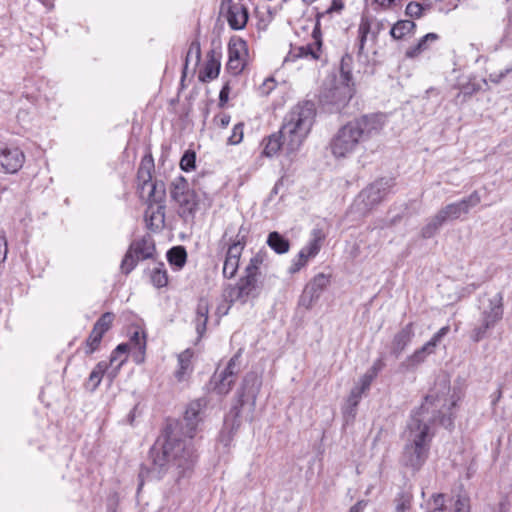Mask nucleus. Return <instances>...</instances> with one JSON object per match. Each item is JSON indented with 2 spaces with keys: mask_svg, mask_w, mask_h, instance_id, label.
<instances>
[{
  "mask_svg": "<svg viewBox=\"0 0 512 512\" xmlns=\"http://www.w3.org/2000/svg\"><path fill=\"white\" fill-rule=\"evenodd\" d=\"M369 31H370L369 22L367 20H362L359 25V28H358L359 35H363V37H367V35L369 34Z\"/></svg>",
  "mask_w": 512,
  "mask_h": 512,
  "instance_id": "338daca9",
  "label": "nucleus"
},
{
  "mask_svg": "<svg viewBox=\"0 0 512 512\" xmlns=\"http://www.w3.org/2000/svg\"><path fill=\"white\" fill-rule=\"evenodd\" d=\"M350 81V73L342 71L341 81L322 93L320 102L328 111L339 112L348 104L353 95Z\"/></svg>",
  "mask_w": 512,
  "mask_h": 512,
  "instance_id": "9d476101",
  "label": "nucleus"
},
{
  "mask_svg": "<svg viewBox=\"0 0 512 512\" xmlns=\"http://www.w3.org/2000/svg\"><path fill=\"white\" fill-rule=\"evenodd\" d=\"M200 56H201V48H200L199 41H197V40L192 41L190 44L189 50L187 52V55H186L185 66L187 67L189 62H191L193 60H194L195 64H198V62L200 61Z\"/></svg>",
  "mask_w": 512,
  "mask_h": 512,
  "instance_id": "de8ad7c7",
  "label": "nucleus"
},
{
  "mask_svg": "<svg viewBox=\"0 0 512 512\" xmlns=\"http://www.w3.org/2000/svg\"><path fill=\"white\" fill-rule=\"evenodd\" d=\"M481 197L477 191L472 192L468 197L458 202L450 203L438 211L440 218L446 223L450 220H456L463 214H467L470 209L477 206Z\"/></svg>",
  "mask_w": 512,
  "mask_h": 512,
  "instance_id": "4468645a",
  "label": "nucleus"
},
{
  "mask_svg": "<svg viewBox=\"0 0 512 512\" xmlns=\"http://www.w3.org/2000/svg\"><path fill=\"white\" fill-rule=\"evenodd\" d=\"M438 39V35L436 33H428L425 36H423L419 42L415 45L410 47L406 51V57L408 58H415L418 55H420L422 52L426 51L429 48V44L432 42H435Z\"/></svg>",
  "mask_w": 512,
  "mask_h": 512,
  "instance_id": "473e14b6",
  "label": "nucleus"
},
{
  "mask_svg": "<svg viewBox=\"0 0 512 512\" xmlns=\"http://www.w3.org/2000/svg\"><path fill=\"white\" fill-rule=\"evenodd\" d=\"M280 149L284 150V139L280 132L270 135L265 144L264 154L271 157L276 155Z\"/></svg>",
  "mask_w": 512,
  "mask_h": 512,
  "instance_id": "f704fd0d",
  "label": "nucleus"
},
{
  "mask_svg": "<svg viewBox=\"0 0 512 512\" xmlns=\"http://www.w3.org/2000/svg\"><path fill=\"white\" fill-rule=\"evenodd\" d=\"M193 351L186 349L178 355V369L175 372V377L179 382L186 380L191 374Z\"/></svg>",
  "mask_w": 512,
  "mask_h": 512,
  "instance_id": "393cba45",
  "label": "nucleus"
},
{
  "mask_svg": "<svg viewBox=\"0 0 512 512\" xmlns=\"http://www.w3.org/2000/svg\"><path fill=\"white\" fill-rule=\"evenodd\" d=\"M315 111L312 101H303L285 116L279 132L284 139V151L287 154L296 152L303 144L313 125Z\"/></svg>",
  "mask_w": 512,
  "mask_h": 512,
  "instance_id": "423d86ee",
  "label": "nucleus"
},
{
  "mask_svg": "<svg viewBox=\"0 0 512 512\" xmlns=\"http://www.w3.org/2000/svg\"><path fill=\"white\" fill-rule=\"evenodd\" d=\"M370 186L364 189L359 194V199L365 204L367 208L373 207L374 205L380 203L382 199L384 198L383 195L378 192L374 191L373 193H370Z\"/></svg>",
  "mask_w": 512,
  "mask_h": 512,
  "instance_id": "a19ab883",
  "label": "nucleus"
},
{
  "mask_svg": "<svg viewBox=\"0 0 512 512\" xmlns=\"http://www.w3.org/2000/svg\"><path fill=\"white\" fill-rule=\"evenodd\" d=\"M154 252L155 245L150 236L132 242L121 262L122 272L129 274L135 268L139 260L152 258Z\"/></svg>",
  "mask_w": 512,
  "mask_h": 512,
  "instance_id": "f8f14e48",
  "label": "nucleus"
},
{
  "mask_svg": "<svg viewBox=\"0 0 512 512\" xmlns=\"http://www.w3.org/2000/svg\"><path fill=\"white\" fill-rule=\"evenodd\" d=\"M444 494H433L426 504V512H444Z\"/></svg>",
  "mask_w": 512,
  "mask_h": 512,
  "instance_id": "c03bdc74",
  "label": "nucleus"
},
{
  "mask_svg": "<svg viewBox=\"0 0 512 512\" xmlns=\"http://www.w3.org/2000/svg\"><path fill=\"white\" fill-rule=\"evenodd\" d=\"M422 11H423V7L420 3L418 2H410L407 6H406V10H405V13L410 16V17H413V18H419L422 16Z\"/></svg>",
  "mask_w": 512,
  "mask_h": 512,
  "instance_id": "6e6d98bb",
  "label": "nucleus"
},
{
  "mask_svg": "<svg viewBox=\"0 0 512 512\" xmlns=\"http://www.w3.org/2000/svg\"><path fill=\"white\" fill-rule=\"evenodd\" d=\"M450 331L449 326H444L436 332L433 337L426 342V344L434 351L436 346L441 342V340L448 334Z\"/></svg>",
  "mask_w": 512,
  "mask_h": 512,
  "instance_id": "3c124183",
  "label": "nucleus"
},
{
  "mask_svg": "<svg viewBox=\"0 0 512 512\" xmlns=\"http://www.w3.org/2000/svg\"><path fill=\"white\" fill-rule=\"evenodd\" d=\"M315 111L312 101H303L285 116L279 132L284 139V151L287 154L296 152L303 144L313 125Z\"/></svg>",
  "mask_w": 512,
  "mask_h": 512,
  "instance_id": "39448f33",
  "label": "nucleus"
},
{
  "mask_svg": "<svg viewBox=\"0 0 512 512\" xmlns=\"http://www.w3.org/2000/svg\"><path fill=\"white\" fill-rule=\"evenodd\" d=\"M512 71V66H509L503 70H501L498 74L497 73H491L489 75V78L492 82L498 83L500 82L508 73Z\"/></svg>",
  "mask_w": 512,
  "mask_h": 512,
  "instance_id": "0e129e2a",
  "label": "nucleus"
},
{
  "mask_svg": "<svg viewBox=\"0 0 512 512\" xmlns=\"http://www.w3.org/2000/svg\"><path fill=\"white\" fill-rule=\"evenodd\" d=\"M113 320L114 315L110 312H106L97 320L93 328L104 334L110 329Z\"/></svg>",
  "mask_w": 512,
  "mask_h": 512,
  "instance_id": "49530a36",
  "label": "nucleus"
},
{
  "mask_svg": "<svg viewBox=\"0 0 512 512\" xmlns=\"http://www.w3.org/2000/svg\"><path fill=\"white\" fill-rule=\"evenodd\" d=\"M196 154L194 151H186L180 160V167L183 171L189 172L195 168Z\"/></svg>",
  "mask_w": 512,
  "mask_h": 512,
  "instance_id": "8fccbe9b",
  "label": "nucleus"
},
{
  "mask_svg": "<svg viewBox=\"0 0 512 512\" xmlns=\"http://www.w3.org/2000/svg\"><path fill=\"white\" fill-rule=\"evenodd\" d=\"M382 9H388L395 2V0H373Z\"/></svg>",
  "mask_w": 512,
  "mask_h": 512,
  "instance_id": "774afa93",
  "label": "nucleus"
},
{
  "mask_svg": "<svg viewBox=\"0 0 512 512\" xmlns=\"http://www.w3.org/2000/svg\"><path fill=\"white\" fill-rule=\"evenodd\" d=\"M238 372L239 357L234 356L229 360L226 368L223 371L214 375L213 382L216 392L221 395L227 394L231 390Z\"/></svg>",
  "mask_w": 512,
  "mask_h": 512,
  "instance_id": "f3484780",
  "label": "nucleus"
},
{
  "mask_svg": "<svg viewBox=\"0 0 512 512\" xmlns=\"http://www.w3.org/2000/svg\"><path fill=\"white\" fill-rule=\"evenodd\" d=\"M311 43L302 46L292 47L286 56L284 62H294L298 59H303L308 62H321L325 63L326 58L323 52L320 23L317 21L312 32Z\"/></svg>",
  "mask_w": 512,
  "mask_h": 512,
  "instance_id": "9b49d317",
  "label": "nucleus"
},
{
  "mask_svg": "<svg viewBox=\"0 0 512 512\" xmlns=\"http://www.w3.org/2000/svg\"><path fill=\"white\" fill-rule=\"evenodd\" d=\"M261 387V379L256 373H248L242 383L239 394V405L242 408L248 404L250 408L255 406L256 398Z\"/></svg>",
  "mask_w": 512,
  "mask_h": 512,
  "instance_id": "aec40b11",
  "label": "nucleus"
},
{
  "mask_svg": "<svg viewBox=\"0 0 512 512\" xmlns=\"http://www.w3.org/2000/svg\"><path fill=\"white\" fill-rule=\"evenodd\" d=\"M170 193L172 199L180 206L183 216L193 215L197 208L196 195L190 189L185 178L179 176L174 179L171 183Z\"/></svg>",
  "mask_w": 512,
  "mask_h": 512,
  "instance_id": "ddd939ff",
  "label": "nucleus"
},
{
  "mask_svg": "<svg viewBox=\"0 0 512 512\" xmlns=\"http://www.w3.org/2000/svg\"><path fill=\"white\" fill-rule=\"evenodd\" d=\"M265 255L261 252L255 254L245 267L244 275L239 278L235 285H229L224 290V297L230 303L239 302L246 304L257 298L261 287L258 281L260 267L264 262Z\"/></svg>",
  "mask_w": 512,
  "mask_h": 512,
  "instance_id": "0eeeda50",
  "label": "nucleus"
},
{
  "mask_svg": "<svg viewBox=\"0 0 512 512\" xmlns=\"http://www.w3.org/2000/svg\"><path fill=\"white\" fill-rule=\"evenodd\" d=\"M315 111L312 101H303L285 116L279 132L284 139V151L287 154L296 152L303 144L313 125Z\"/></svg>",
  "mask_w": 512,
  "mask_h": 512,
  "instance_id": "20e7f679",
  "label": "nucleus"
},
{
  "mask_svg": "<svg viewBox=\"0 0 512 512\" xmlns=\"http://www.w3.org/2000/svg\"><path fill=\"white\" fill-rule=\"evenodd\" d=\"M445 222L440 218L438 212L428 220L421 229V236L425 239L433 237Z\"/></svg>",
  "mask_w": 512,
  "mask_h": 512,
  "instance_id": "58836bf2",
  "label": "nucleus"
},
{
  "mask_svg": "<svg viewBox=\"0 0 512 512\" xmlns=\"http://www.w3.org/2000/svg\"><path fill=\"white\" fill-rule=\"evenodd\" d=\"M414 337L413 323H408L397 332L391 343V353L396 357L405 350Z\"/></svg>",
  "mask_w": 512,
  "mask_h": 512,
  "instance_id": "b1692460",
  "label": "nucleus"
},
{
  "mask_svg": "<svg viewBox=\"0 0 512 512\" xmlns=\"http://www.w3.org/2000/svg\"><path fill=\"white\" fill-rule=\"evenodd\" d=\"M231 117L226 113H220L213 119L214 124L220 128H226L230 123Z\"/></svg>",
  "mask_w": 512,
  "mask_h": 512,
  "instance_id": "680f3d73",
  "label": "nucleus"
},
{
  "mask_svg": "<svg viewBox=\"0 0 512 512\" xmlns=\"http://www.w3.org/2000/svg\"><path fill=\"white\" fill-rule=\"evenodd\" d=\"M450 331L449 326H444L436 332L433 337L426 342V344L434 351L436 346L441 342V340L448 334Z\"/></svg>",
  "mask_w": 512,
  "mask_h": 512,
  "instance_id": "603ef678",
  "label": "nucleus"
},
{
  "mask_svg": "<svg viewBox=\"0 0 512 512\" xmlns=\"http://www.w3.org/2000/svg\"><path fill=\"white\" fill-rule=\"evenodd\" d=\"M109 364L105 361L99 362L89 375L85 384L87 390L94 391L101 383L104 373L107 371Z\"/></svg>",
  "mask_w": 512,
  "mask_h": 512,
  "instance_id": "2f4dec72",
  "label": "nucleus"
},
{
  "mask_svg": "<svg viewBox=\"0 0 512 512\" xmlns=\"http://www.w3.org/2000/svg\"><path fill=\"white\" fill-rule=\"evenodd\" d=\"M363 393L364 392L361 391L359 387L355 386L354 388H352L347 399V405L345 407L346 414H349L351 416L355 415L356 407L358 406Z\"/></svg>",
  "mask_w": 512,
  "mask_h": 512,
  "instance_id": "ea45409f",
  "label": "nucleus"
},
{
  "mask_svg": "<svg viewBox=\"0 0 512 512\" xmlns=\"http://www.w3.org/2000/svg\"><path fill=\"white\" fill-rule=\"evenodd\" d=\"M394 186V181L391 178H381L370 185V191L380 192L383 197L387 195L390 189Z\"/></svg>",
  "mask_w": 512,
  "mask_h": 512,
  "instance_id": "a18cd8bd",
  "label": "nucleus"
},
{
  "mask_svg": "<svg viewBox=\"0 0 512 512\" xmlns=\"http://www.w3.org/2000/svg\"><path fill=\"white\" fill-rule=\"evenodd\" d=\"M247 56V44L240 38H233L228 44L227 70L233 75H238L245 66Z\"/></svg>",
  "mask_w": 512,
  "mask_h": 512,
  "instance_id": "2eb2a0df",
  "label": "nucleus"
},
{
  "mask_svg": "<svg viewBox=\"0 0 512 512\" xmlns=\"http://www.w3.org/2000/svg\"><path fill=\"white\" fill-rule=\"evenodd\" d=\"M206 401L198 399L191 402L182 423L167 428L165 440L159 441L151 448L150 457L153 469L159 475L171 474L176 480L188 477L197 460L193 438L199 422L202 420Z\"/></svg>",
  "mask_w": 512,
  "mask_h": 512,
  "instance_id": "f257e3e1",
  "label": "nucleus"
},
{
  "mask_svg": "<svg viewBox=\"0 0 512 512\" xmlns=\"http://www.w3.org/2000/svg\"><path fill=\"white\" fill-rule=\"evenodd\" d=\"M125 361H126L125 356L120 355V353H116L115 350L112 352V355L110 358V365L112 366L115 362H118V363H117L116 367L108 374L109 377L111 378V380L116 376L118 370L120 369V367L122 366V364Z\"/></svg>",
  "mask_w": 512,
  "mask_h": 512,
  "instance_id": "864d4df0",
  "label": "nucleus"
},
{
  "mask_svg": "<svg viewBox=\"0 0 512 512\" xmlns=\"http://www.w3.org/2000/svg\"><path fill=\"white\" fill-rule=\"evenodd\" d=\"M385 125L382 114L364 115L338 129L330 141L331 153L336 158L353 154L360 143L380 134Z\"/></svg>",
  "mask_w": 512,
  "mask_h": 512,
  "instance_id": "7ed1b4c3",
  "label": "nucleus"
},
{
  "mask_svg": "<svg viewBox=\"0 0 512 512\" xmlns=\"http://www.w3.org/2000/svg\"><path fill=\"white\" fill-rule=\"evenodd\" d=\"M127 344L131 349L137 351V355H135V361L137 363H141L143 361L146 349V339L144 332L135 330L130 337L129 343Z\"/></svg>",
  "mask_w": 512,
  "mask_h": 512,
  "instance_id": "c756f323",
  "label": "nucleus"
},
{
  "mask_svg": "<svg viewBox=\"0 0 512 512\" xmlns=\"http://www.w3.org/2000/svg\"><path fill=\"white\" fill-rule=\"evenodd\" d=\"M243 139V124L238 123L233 127L232 134L228 138V143L231 145L239 144Z\"/></svg>",
  "mask_w": 512,
  "mask_h": 512,
  "instance_id": "5fc2aeb1",
  "label": "nucleus"
},
{
  "mask_svg": "<svg viewBox=\"0 0 512 512\" xmlns=\"http://www.w3.org/2000/svg\"><path fill=\"white\" fill-rule=\"evenodd\" d=\"M430 449L419 444L405 442L401 457L402 464L413 471H418L429 457Z\"/></svg>",
  "mask_w": 512,
  "mask_h": 512,
  "instance_id": "dca6fc26",
  "label": "nucleus"
},
{
  "mask_svg": "<svg viewBox=\"0 0 512 512\" xmlns=\"http://www.w3.org/2000/svg\"><path fill=\"white\" fill-rule=\"evenodd\" d=\"M237 427H239V423L238 422L235 423V421H234L232 424L231 430L228 433H226L225 430H223L221 432L220 441L223 442L227 446L232 439V434H233L234 428H237Z\"/></svg>",
  "mask_w": 512,
  "mask_h": 512,
  "instance_id": "69168bd1",
  "label": "nucleus"
},
{
  "mask_svg": "<svg viewBox=\"0 0 512 512\" xmlns=\"http://www.w3.org/2000/svg\"><path fill=\"white\" fill-rule=\"evenodd\" d=\"M384 364L381 359L376 360L373 365L365 372L371 379H375L378 373L382 370Z\"/></svg>",
  "mask_w": 512,
  "mask_h": 512,
  "instance_id": "bf43d9fd",
  "label": "nucleus"
},
{
  "mask_svg": "<svg viewBox=\"0 0 512 512\" xmlns=\"http://www.w3.org/2000/svg\"><path fill=\"white\" fill-rule=\"evenodd\" d=\"M148 207L145 211V221L149 229L158 230L164 226L165 206L162 202L147 201Z\"/></svg>",
  "mask_w": 512,
  "mask_h": 512,
  "instance_id": "5701e85b",
  "label": "nucleus"
},
{
  "mask_svg": "<svg viewBox=\"0 0 512 512\" xmlns=\"http://www.w3.org/2000/svg\"><path fill=\"white\" fill-rule=\"evenodd\" d=\"M150 280L156 288H162L168 283V276L164 263H158L150 273Z\"/></svg>",
  "mask_w": 512,
  "mask_h": 512,
  "instance_id": "e433bc0d",
  "label": "nucleus"
},
{
  "mask_svg": "<svg viewBox=\"0 0 512 512\" xmlns=\"http://www.w3.org/2000/svg\"><path fill=\"white\" fill-rule=\"evenodd\" d=\"M329 284V278L320 273L316 275L305 287L300 298V304L306 308H310L316 300L319 299L324 289Z\"/></svg>",
  "mask_w": 512,
  "mask_h": 512,
  "instance_id": "4be33fe9",
  "label": "nucleus"
},
{
  "mask_svg": "<svg viewBox=\"0 0 512 512\" xmlns=\"http://www.w3.org/2000/svg\"><path fill=\"white\" fill-rule=\"evenodd\" d=\"M434 351L425 343L421 348L417 349L412 355L408 356L401 364L406 369H411L422 362L425 358L432 354Z\"/></svg>",
  "mask_w": 512,
  "mask_h": 512,
  "instance_id": "7c9ffc66",
  "label": "nucleus"
},
{
  "mask_svg": "<svg viewBox=\"0 0 512 512\" xmlns=\"http://www.w3.org/2000/svg\"><path fill=\"white\" fill-rule=\"evenodd\" d=\"M8 253V243L6 233L4 230H0V263L5 262Z\"/></svg>",
  "mask_w": 512,
  "mask_h": 512,
  "instance_id": "13d9d810",
  "label": "nucleus"
},
{
  "mask_svg": "<svg viewBox=\"0 0 512 512\" xmlns=\"http://www.w3.org/2000/svg\"><path fill=\"white\" fill-rule=\"evenodd\" d=\"M324 239L325 235L320 229H313L311 239L302 247L300 252H303L310 259L314 258L319 253Z\"/></svg>",
  "mask_w": 512,
  "mask_h": 512,
  "instance_id": "a878e982",
  "label": "nucleus"
},
{
  "mask_svg": "<svg viewBox=\"0 0 512 512\" xmlns=\"http://www.w3.org/2000/svg\"><path fill=\"white\" fill-rule=\"evenodd\" d=\"M209 304L204 298L198 301L196 308L195 327L197 334L201 337L206 331V324L208 321Z\"/></svg>",
  "mask_w": 512,
  "mask_h": 512,
  "instance_id": "bb28decb",
  "label": "nucleus"
},
{
  "mask_svg": "<svg viewBox=\"0 0 512 512\" xmlns=\"http://www.w3.org/2000/svg\"><path fill=\"white\" fill-rule=\"evenodd\" d=\"M384 364L381 359L376 360L373 365L365 372L371 379H375L378 373L382 370Z\"/></svg>",
  "mask_w": 512,
  "mask_h": 512,
  "instance_id": "052dcab7",
  "label": "nucleus"
},
{
  "mask_svg": "<svg viewBox=\"0 0 512 512\" xmlns=\"http://www.w3.org/2000/svg\"><path fill=\"white\" fill-rule=\"evenodd\" d=\"M154 162L151 156H145L137 172L138 190L140 197L146 201L162 202L165 198L163 182L152 181Z\"/></svg>",
  "mask_w": 512,
  "mask_h": 512,
  "instance_id": "1a4fd4ad",
  "label": "nucleus"
},
{
  "mask_svg": "<svg viewBox=\"0 0 512 512\" xmlns=\"http://www.w3.org/2000/svg\"><path fill=\"white\" fill-rule=\"evenodd\" d=\"M276 87V81L274 78H266L262 85L259 87V92L263 96H268Z\"/></svg>",
  "mask_w": 512,
  "mask_h": 512,
  "instance_id": "4d7b16f0",
  "label": "nucleus"
},
{
  "mask_svg": "<svg viewBox=\"0 0 512 512\" xmlns=\"http://www.w3.org/2000/svg\"><path fill=\"white\" fill-rule=\"evenodd\" d=\"M244 247L245 242L240 239L234 241L228 246L222 271L225 278L231 279L236 275Z\"/></svg>",
  "mask_w": 512,
  "mask_h": 512,
  "instance_id": "412c9836",
  "label": "nucleus"
},
{
  "mask_svg": "<svg viewBox=\"0 0 512 512\" xmlns=\"http://www.w3.org/2000/svg\"><path fill=\"white\" fill-rule=\"evenodd\" d=\"M220 60L214 50H211L208 54L207 62L204 66L202 75L200 76L202 81L213 80L218 77L220 72Z\"/></svg>",
  "mask_w": 512,
  "mask_h": 512,
  "instance_id": "cd10ccee",
  "label": "nucleus"
},
{
  "mask_svg": "<svg viewBox=\"0 0 512 512\" xmlns=\"http://www.w3.org/2000/svg\"><path fill=\"white\" fill-rule=\"evenodd\" d=\"M221 13L233 30L243 29L248 20V12L244 6L224 0L221 4Z\"/></svg>",
  "mask_w": 512,
  "mask_h": 512,
  "instance_id": "6ab92c4d",
  "label": "nucleus"
},
{
  "mask_svg": "<svg viewBox=\"0 0 512 512\" xmlns=\"http://www.w3.org/2000/svg\"><path fill=\"white\" fill-rule=\"evenodd\" d=\"M450 512H470V498L467 495H457L452 500Z\"/></svg>",
  "mask_w": 512,
  "mask_h": 512,
  "instance_id": "79ce46f5",
  "label": "nucleus"
},
{
  "mask_svg": "<svg viewBox=\"0 0 512 512\" xmlns=\"http://www.w3.org/2000/svg\"><path fill=\"white\" fill-rule=\"evenodd\" d=\"M167 259L169 263L175 266L177 269H181L187 259V253L184 247L175 246L167 252Z\"/></svg>",
  "mask_w": 512,
  "mask_h": 512,
  "instance_id": "72a5a7b5",
  "label": "nucleus"
},
{
  "mask_svg": "<svg viewBox=\"0 0 512 512\" xmlns=\"http://www.w3.org/2000/svg\"><path fill=\"white\" fill-rule=\"evenodd\" d=\"M25 162L23 151L14 146L0 148V171L14 174L22 168Z\"/></svg>",
  "mask_w": 512,
  "mask_h": 512,
  "instance_id": "a211bd4d",
  "label": "nucleus"
},
{
  "mask_svg": "<svg viewBox=\"0 0 512 512\" xmlns=\"http://www.w3.org/2000/svg\"><path fill=\"white\" fill-rule=\"evenodd\" d=\"M103 335L104 334L97 331V329H94V328L92 329L89 337L86 340V348H85L86 354H88V355L92 354L99 348V345L101 343Z\"/></svg>",
  "mask_w": 512,
  "mask_h": 512,
  "instance_id": "37998d69",
  "label": "nucleus"
},
{
  "mask_svg": "<svg viewBox=\"0 0 512 512\" xmlns=\"http://www.w3.org/2000/svg\"><path fill=\"white\" fill-rule=\"evenodd\" d=\"M267 245L277 254H285L290 249L289 240L276 231L269 233Z\"/></svg>",
  "mask_w": 512,
  "mask_h": 512,
  "instance_id": "c85d7f7f",
  "label": "nucleus"
},
{
  "mask_svg": "<svg viewBox=\"0 0 512 512\" xmlns=\"http://www.w3.org/2000/svg\"><path fill=\"white\" fill-rule=\"evenodd\" d=\"M374 380L370 378V376H367L366 374H364L358 384L356 385V387H359V389L363 392H366L367 390H369L370 388V385L371 383L373 382Z\"/></svg>",
  "mask_w": 512,
  "mask_h": 512,
  "instance_id": "e2e57ef3",
  "label": "nucleus"
},
{
  "mask_svg": "<svg viewBox=\"0 0 512 512\" xmlns=\"http://www.w3.org/2000/svg\"><path fill=\"white\" fill-rule=\"evenodd\" d=\"M449 393V380L442 377L436 382L434 390L425 397L422 405L412 411L403 434L405 442L430 449L435 435L432 427L435 420L439 418L446 427L452 425L450 411L455 407L456 399L454 396L449 398Z\"/></svg>",
  "mask_w": 512,
  "mask_h": 512,
  "instance_id": "f03ea898",
  "label": "nucleus"
},
{
  "mask_svg": "<svg viewBox=\"0 0 512 512\" xmlns=\"http://www.w3.org/2000/svg\"><path fill=\"white\" fill-rule=\"evenodd\" d=\"M310 258L304 255L303 252H300L292 259L291 265L289 267V273L294 274L299 272L306 264Z\"/></svg>",
  "mask_w": 512,
  "mask_h": 512,
  "instance_id": "09e8293b",
  "label": "nucleus"
},
{
  "mask_svg": "<svg viewBox=\"0 0 512 512\" xmlns=\"http://www.w3.org/2000/svg\"><path fill=\"white\" fill-rule=\"evenodd\" d=\"M413 494L411 491H401L395 497V509L393 512H410L412 507Z\"/></svg>",
  "mask_w": 512,
  "mask_h": 512,
  "instance_id": "c9c22d12",
  "label": "nucleus"
},
{
  "mask_svg": "<svg viewBox=\"0 0 512 512\" xmlns=\"http://www.w3.org/2000/svg\"><path fill=\"white\" fill-rule=\"evenodd\" d=\"M416 25L411 20H400L390 30V34L394 39H402L406 34L412 32Z\"/></svg>",
  "mask_w": 512,
  "mask_h": 512,
  "instance_id": "4c0bfd02",
  "label": "nucleus"
},
{
  "mask_svg": "<svg viewBox=\"0 0 512 512\" xmlns=\"http://www.w3.org/2000/svg\"><path fill=\"white\" fill-rule=\"evenodd\" d=\"M480 324L470 332V339L479 342L484 339L488 331L493 329L503 318V295L497 292L491 296L480 299Z\"/></svg>",
  "mask_w": 512,
  "mask_h": 512,
  "instance_id": "6e6552de",
  "label": "nucleus"
}]
</instances>
